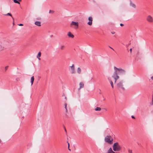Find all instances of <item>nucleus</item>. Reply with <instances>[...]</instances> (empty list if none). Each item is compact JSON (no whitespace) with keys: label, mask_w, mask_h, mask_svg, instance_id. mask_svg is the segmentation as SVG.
<instances>
[{"label":"nucleus","mask_w":153,"mask_h":153,"mask_svg":"<svg viewBox=\"0 0 153 153\" xmlns=\"http://www.w3.org/2000/svg\"><path fill=\"white\" fill-rule=\"evenodd\" d=\"M114 71L112 77L114 79V83H115L117 80L120 78L118 75H124L126 71L125 70L121 68H118L115 66L114 67Z\"/></svg>","instance_id":"1"},{"label":"nucleus","mask_w":153,"mask_h":153,"mask_svg":"<svg viewBox=\"0 0 153 153\" xmlns=\"http://www.w3.org/2000/svg\"><path fill=\"white\" fill-rule=\"evenodd\" d=\"M113 150L114 151H119L121 149V147L118 142L114 143L113 145Z\"/></svg>","instance_id":"2"},{"label":"nucleus","mask_w":153,"mask_h":153,"mask_svg":"<svg viewBox=\"0 0 153 153\" xmlns=\"http://www.w3.org/2000/svg\"><path fill=\"white\" fill-rule=\"evenodd\" d=\"M123 80L117 83V86L119 90L124 91L125 90V88L123 86Z\"/></svg>","instance_id":"3"},{"label":"nucleus","mask_w":153,"mask_h":153,"mask_svg":"<svg viewBox=\"0 0 153 153\" xmlns=\"http://www.w3.org/2000/svg\"><path fill=\"white\" fill-rule=\"evenodd\" d=\"M113 140V138L109 136H107L105 138V142L108 143L110 144H111L112 143Z\"/></svg>","instance_id":"4"},{"label":"nucleus","mask_w":153,"mask_h":153,"mask_svg":"<svg viewBox=\"0 0 153 153\" xmlns=\"http://www.w3.org/2000/svg\"><path fill=\"white\" fill-rule=\"evenodd\" d=\"M146 20L149 22H153V18L150 15H148L146 17Z\"/></svg>","instance_id":"5"},{"label":"nucleus","mask_w":153,"mask_h":153,"mask_svg":"<svg viewBox=\"0 0 153 153\" xmlns=\"http://www.w3.org/2000/svg\"><path fill=\"white\" fill-rule=\"evenodd\" d=\"M70 67L71 70V73L72 74H75L76 71L75 69L74 65L73 64Z\"/></svg>","instance_id":"6"},{"label":"nucleus","mask_w":153,"mask_h":153,"mask_svg":"<svg viewBox=\"0 0 153 153\" xmlns=\"http://www.w3.org/2000/svg\"><path fill=\"white\" fill-rule=\"evenodd\" d=\"M88 20L89 22L87 23L89 25H91L92 24L93 19L91 16H90L88 18Z\"/></svg>","instance_id":"7"},{"label":"nucleus","mask_w":153,"mask_h":153,"mask_svg":"<svg viewBox=\"0 0 153 153\" xmlns=\"http://www.w3.org/2000/svg\"><path fill=\"white\" fill-rule=\"evenodd\" d=\"M78 22H76L74 21H72L70 25L71 27L72 25H74L76 26V28H77L78 26Z\"/></svg>","instance_id":"8"},{"label":"nucleus","mask_w":153,"mask_h":153,"mask_svg":"<svg viewBox=\"0 0 153 153\" xmlns=\"http://www.w3.org/2000/svg\"><path fill=\"white\" fill-rule=\"evenodd\" d=\"M68 36L70 37L73 38L74 37V36L70 32H69L68 33Z\"/></svg>","instance_id":"9"},{"label":"nucleus","mask_w":153,"mask_h":153,"mask_svg":"<svg viewBox=\"0 0 153 153\" xmlns=\"http://www.w3.org/2000/svg\"><path fill=\"white\" fill-rule=\"evenodd\" d=\"M35 24L38 26H41V22L39 21H36L35 22Z\"/></svg>","instance_id":"10"},{"label":"nucleus","mask_w":153,"mask_h":153,"mask_svg":"<svg viewBox=\"0 0 153 153\" xmlns=\"http://www.w3.org/2000/svg\"><path fill=\"white\" fill-rule=\"evenodd\" d=\"M41 55V53L40 52H39L37 56V58L39 60H40L41 59L40 57Z\"/></svg>","instance_id":"11"},{"label":"nucleus","mask_w":153,"mask_h":153,"mask_svg":"<svg viewBox=\"0 0 153 153\" xmlns=\"http://www.w3.org/2000/svg\"><path fill=\"white\" fill-rule=\"evenodd\" d=\"M107 153H115L112 150L111 148H110L108 150Z\"/></svg>","instance_id":"12"},{"label":"nucleus","mask_w":153,"mask_h":153,"mask_svg":"<svg viewBox=\"0 0 153 153\" xmlns=\"http://www.w3.org/2000/svg\"><path fill=\"white\" fill-rule=\"evenodd\" d=\"M130 5L132 7H134V8H135L136 7V6H135V4L132 2L131 0H130Z\"/></svg>","instance_id":"13"},{"label":"nucleus","mask_w":153,"mask_h":153,"mask_svg":"<svg viewBox=\"0 0 153 153\" xmlns=\"http://www.w3.org/2000/svg\"><path fill=\"white\" fill-rule=\"evenodd\" d=\"M79 89H81L84 86V84L82 82H80L79 84Z\"/></svg>","instance_id":"14"},{"label":"nucleus","mask_w":153,"mask_h":153,"mask_svg":"<svg viewBox=\"0 0 153 153\" xmlns=\"http://www.w3.org/2000/svg\"><path fill=\"white\" fill-rule=\"evenodd\" d=\"M34 76H32L31 77V79H30V82L31 83V85H32L33 83V81H34Z\"/></svg>","instance_id":"15"},{"label":"nucleus","mask_w":153,"mask_h":153,"mask_svg":"<svg viewBox=\"0 0 153 153\" xmlns=\"http://www.w3.org/2000/svg\"><path fill=\"white\" fill-rule=\"evenodd\" d=\"M77 73L79 74H81V69L80 68H78L77 69Z\"/></svg>","instance_id":"16"},{"label":"nucleus","mask_w":153,"mask_h":153,"mask_svg":"<svg viewBox=\"0 0 153 153\" xmlns=\"http://www.w3.org/2000/svg\"><path fill=\"white\" fill-rule=\"evenodd\" d=\"M4 15L6 16H11L13 20H14V18L12 17V16L10 13H8L6 14H4Z\"/></svg>","instance_id":"17"},{"label":"nucleus","mask_w":153,"mask_h":153,"mask_svg":"<svg viewBox=\"0 0 153 153\" xmlns=\"http://www.w3.org/2000/svg\"><path fill=\"white\" fill-rule=\"evenodd\" d=\"M108 79L110 82V84L112 88H114V85H113V82L110 79Z\"/></svg>","instance_id":"18"},{"label":"nucleus","mask_w":153,"mask_h":153,"mask_svg":"<svg viewBox=\"0 0 153 153\" xmlns=\"http://www.w3.org/2000/svg\"><path fill=\"white\" fill-rule=\"evenodd\" d=\"M95 110L96 111H100L101 110V108L99 107H97L95 109Z\"/></svg>","instance_id":"19"},{"label":"nucleus","mask_w":153,"mask_h":153,"mask_svg":"<svg viewBox=\"0 0 153 153\" xmlns=\"http://www.w3.org/2000/svg\"><path fill=\"white\" fill-rule=\"evenodd\" d=\"M65 47V46L64 45H62L60 46V48L61 50H62L64 49Z\"/></svg>","instance_id":"20"},{"label":"nucleus","mask_w":153,"mask_h":153,"mask_svg":"<svg viewBox=\"0 0 153 153\" xmlns=\"http://www.w3.org/2000/svg\"><path fill=\"white\" fill-rule=\"evenodd\" d=\"M13 1L14 3H17L19 4H20L19 2L18 1V0H13Z\"/></svg>","instance_id":"21"},{"label":"nucleus","mask_w":153,"mask_h":153,"mask_svg":"<svg viewBox=\"0 0 153 153\" xmlns=\"http://www.w3.org/2000/svg\"><path fill=\"white\" fill-rule=\"evenodd\" d=\"M67 104L66 103H65V108L66 109V112H67V111H68V110H67Z\"/></svg>","instance_id":"22"},{"label":"nucleus","mask_w":153,"mask_h":153,"mask_svg":"<svg viewBox=\"0 0 153 153\" xmlns=\"http://www.w3.org/2000/svg\"><path fill=\"white\" fill-rule=\"evenodd\" d=\"M128 153H133L132 150L129 149H128Z\"/></svg>","instance_id":"23"},{"label":"nucleus","mask_w":153,"mask_h":153,"mask_svg":"<svg viewBox=\"0 0 153 153\" xmlns=\"http://www.w3.org/2000/svg\"><path fill=\"white\" fill-rule=\"evenodd\" d=\"M49 13H54V11H53V10H49Z\"/></svg>","instance_id":"24"},{"label":"nucleus","mask_w":153,"mask_h":153,"mask_svg":"<svg viewBox=\"0 0 153 153\" xmlns=\"http://www.w3.org/2000/svg\"><path fill=\"white\" fill-rule=\"evenodd\" d=\"M8 67V66H6L5 67V71H6L7 70Z\"/></svg>","instance_id":"25"},{"label":"nucleus","mask_w":153,"mask_h":153,"mask_svg":"<svg viewBox=\"0 0 153 153\" xmlns=\"http://www.w3.org/2000/svg\"><path fill=\"white\" fill-rule=\"evenodd\" d=\"M152 105H153V94L152 95Z\"/></svg>","instance_id":"26"},{"label":"nucleus","mask_w":153,"mask_h":153,"mask_svg":"<svg viewBox=\"0 0 153 153\" xmlns=\"http://www.w3.org/2000/svg\"><path fill=\"white\" fill-rule=\"evenodd\" d=\"M18 25L19 26H23V24H18Z\"/></svg>","instance_id":"27"},{"label":"nucleus","mask_w":153,"mask_h":153,"mask_svg":"<svg viewBox=\"0 0 153 153\" xmlns=\"http://www.w3.org/2000/svg\"><path fill=\"white\" fill-rule=\"evenodd\" d=\"M67 143H68V148H69V146H70L69 143L68 141L67 142Z\"/></svg>","instance_id":"28"},{"label":"nucleus","mask_w":153,"mask_h":153,"mask_svg":"<svg viewBox=\"0 0 153 153\" xmlns=\"http://www.w3.org/2000/svg\"><path fill=\"white\" fill-rule=\"evenodd\" d=\"M130 53H131L132 51V48H130Z\"/></svg>","instance_id":"29"},{"label":"nucleus","mask_w":153,"mask_h":153,"mask_svg":"<svg viewBox=\"0 0 153 153\" xmlns=\"http://www.w3.org/2000/svg\"><path fill=\"white\" fill-rule=\"evenodd\" d=\"M131 117H132V118H134H134H135V117H134V116H133V115H132V116H131Z\"/></svg>","instance_id":"30"},{"label":"nucleus","mask_w":153,"mask_h":153,"mask_svg":"<svg viewBox=\"0 0 153 153\" xmlns=\"http://www.w3.org/2000/svg\"><path fill=\"white\" fill-rule=\"evenodd\" d=\"M120 26H123V24H122V23H121V24H120Z\"/></svg>","instance_id":"31"},{"label":"nucleus","mask_w":153,"mask_h":153,"mask_svg":"<svg viewBox=\"0 0 153 153\" xmlns=\"http://www.w3.org/2000/svg\"><path fill=\"white\" fill-rule=\"evenodd\" d=\"M109 47L111 48V49H112V50H114V49L112 48H111V47L110 46H109Z\"/></svg>","instance_id":"32"},{"label":"nucleus","mask_w":153,"mask_h":153,"mask_svg":"<svg viewBox=\"0 0 153 153\" xmlns=\"http://www.w3.org/2000/svg\"><path fill=\"white\" fill-rule=\"evenodd\" d=\"M68 149L70 151H71V149L69 148H69H68Z\"/></svg>","instance_id":"33"},{"label":"nucleus","mask_w":153,"mask_h":153,"mask_svg":"<svg viewBox=\"0 0 153 153\" xmlns=\"http://www.w3.org/2000/svg\"><path fill=\"white\" fill-rule=\"evenodd\" d=\"M111 33H112V34H114V33H115V32H112Z\"/></svg>","instance_id":"34"},{"label":"nucleus","mask_w":153,"mask_h":153,"mask_svg":"<svg viewBox=\"0 0 153 153\" xmlns=\"http://www.w3.org/2000/svg\"><path fill=\"white\" fill-rule=\"evenodd\" d=\"M1 140L0 139V143H1Z\"/></svg>","instance_id":"35"},{"label":"nucleus","mask_w":153,"mask_h":153,"mask_svg":"<svg viewBox=\"0 0 153 153\" xmlns=\"http://www.w3.org/2000/svg\"><path fill=\"white\" fill-rule=\"evenodd\" d=\"M65 131L66 132V129H65Z\"/></svg>","instance_id":"36"},{"label":"nucleus","mask_w":153,"mask_h":153,"mask_svg":"<svg viewBox=\"0 0 153 153\" xmlns=\"http://www.w3.org/2000/svg\"><path fill=\"white\" fill-rule=\"evenodd\" d=\"M18 0L19 1H21V0Z\"/></svg>","instance_id":"37"},{"label":"nucleus","mask_w":153,"mask_h":153,"mask_svg":"<svg viewBox=\"0 0 153 153\" xmlns=\"http://www.w3.org/2000/svg\"><path fill=\"white\" fill-rule=\"evenodd\" d=\"M41 19V18H38V19Z\"/></svg>","instance_id":"38"},{"label":"nucleus","mask_w":153,"mask_h":153,"mask_svg":"<svg viewBox=\"0 0 153 153\" xmlns=\"http://www.w3.org/2000/svg\"><path fill=\"white\" fill-rule=\"evenodd\" d=\"M13 25H14V22H13Z\"/></svg>","instance_id":"39"},{"label":"nucleus","mask_w":153,"mask_h":153,"mask_svg":"<svg viewBox=\"0 0 153 153\" xmlns=\"http://www.w3.org/2000/svg\"><path fill=\"white\" fill-rule=\"evenodd\" d=\"M106 111V109H105Z\"/></svg>","instance_id":"40"}]
</instances>
